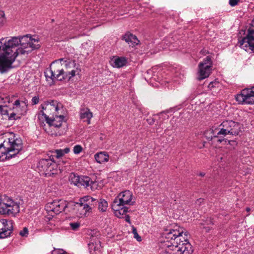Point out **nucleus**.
Segmentation results:
<instances>
[{"label": "nucleus", "mask_w": 254, "mask_h": 254, "mask_svg": "<svg viewBox=\"0 0 254 254\" xmlns=\"http://www.w3.org/2000/svg\"><path fill=\"white\" fill-rule=\"evenodd\" d=\"M40 47L38 38L29 35L12 37L4 43L2 42V53L0 57V72L3 73L10 68L18 55H27Z\"/></svg>", "instance_id": "1"}, {"label": "nucleus", "mask_w": 254, "mask_h": 254, "mask_svg": "<svg viewBox=\"0 0 254 254\" xmlns=\"http://www.w3.org/2000/svg\"><path fill=\"white\" fill-rule=\"evenodd\" d=\"M185 229L176 225L166 229L163 235L166 240L162 243L163 248H166L169 254H191L192 246L188 241V233Z\"/></svg>", "instance_id": "2"}, {"label": "nucleus", "mask_w": 254, "mask_h": 254, "mask_svg": "<svg viewBox=\"0 0 254 254\" xmlns=\"http://www.w3.org/2000/svg\"><path fill=\"white\" fill-rule=\"evenodd\" d=\"M79 72L78 65L76 64L75 61L62 58L52 62L50 69L45 74L47 78L62 81L69 80Z\"/></svg>", "instance_id": "3"}, {"label": "nucleus", "mask_w": 254, "mask_h": 254, "mask_svg": "<svg viewBox=\"0 0 254 254\" xmlns=\"http://www.w3.org/2000/svg\"><path fill=\"white\" fill-rule=\"evenodd\" d=\"M241 126L237 122L232 120L223 122L219 126L214 129L211 128L204 132L206 138L209 140L216 139L217 142H221L224 140L223 137L228 134L238 135L241 131Z\"/></svg>", "instance_id": "4"}, {"label": "nucleus", "mask_w": 254, "mask_h": 254, "mask_svg": "<svg viewBox=\"0 0 254 254\" xmlns=\"http://www.w3.org/2000/svg\"><path fill=\"white\" fill-rule=\"evenodd\" d=\"M21 139L16 137L12 133L0 135V158L3 156L9 159L16 155L22 149Z\"/></svg>", "instance_id": "5"}, {"label": "nucleus", "mask_w": 254, "mask_h": 254, "mask_svg": "<svg viewBox=\"0 0 254 254\" xmlns=\"http://www.w3.org/2000/svg\"><path fill=\"white\" fill-rule=\"evenodd\" d=\"M95 200L90 196H86L81 198L78 202H71L68 204L69 209L72 213L79 217L86 216L91 212L92 202Z\"/></svg>", "instance_id": "6"}, {"label": "nucleus", "mask_w": 254, "mask_h": 254, "mask_svg": "<svg viewBox=\"0 0 254 254\" xmlns=\"http://www.w3.org/2000/svg\"><path fill=\"white\" fill-rule=\"evenodd\" d=\"M20 212V203L7 195L0 196V214L13 217Z\"/></svg>", "instance_id": "7"}, {"label": "nucleus", "mask_w": 254, "mask_h": 254, "mask_svg": "<svg viewBox=\"0 0 254 254\" xmlns=\"http://www.w3.org/2000/svg\"><path fill=\"white\" fill-rule=\"evenodd\" d=\"M41 107L42 110L38 114V118L41 116L45 118V121H47L48 118H50V116L53 117L59 113H62L64 111L62 104L54 100L45 101L41 104Z\"/></svg>", "instance_id": "8"}, {"label": "nucleus", "mask_w": 254, "mask_h": 254, "mask_svg": "<svg viewBox=\"0 0 254 254\" xmlns=\"http://www.w3.org/2000/svg\"><path fill=\"white\" fill-rule=\"evenodd\" d=\"M66 208H69L68 204L63 200H55L48 203L45 206V210L48 213L45 216V220L50 221L55 215L59 214Z\"/></svg>", "instance_id": "9"}, {"label": "nucleus", "mask_w": 254, "mask_h": 254, "mask_svg": "<svg viewBox=\"0 0 254 254\" xmlns=\"http://www.w3.org/2000/svg\"><path fill=\"white\" fill-rule=\"evenodd\" d=\"M235 99L239 104H254V86L242 90L235 96Z\"/></svg>", "instance_id": "10"}, {"label": "nucleus", "mask_w": 254, "mask_h": 254, "mask_svg": "<svg viewBox=\"0 0 254 254\" xmlns=\"http://www.w3.org/2000/svg\"><path fill=\"white\" fill-rule=\"evenodd\" d=\"M211 59L207 56L198 65V80H201L208 77L211 73Z\"/></svg>", "instance_id": "11"}, {"label": "nucleus", "mask_w": 254, "mask_h": 254, "mask_svg": "<svg viewBox=\"0 0 254 254\" xmlns=\"http://www.w3.org/2000/svg\"><path fill=\"white\" fill-rule=\"evenodd\" d=\"M132 193L129 190H125L120 193L115 198L113 203L120 205H133L134 201H132Z\"/></svg>", "instance_id": "12"}, {"label": "nucleus", "mask_w": 254, "mask_h": 254, "mask_svg": "<svg viewBox=\"0 0 254 254\" xmlns=\"http://www.w3.org/2000/svg\"><path fill=\"white\" fill-rule=\"evenodd\" d=\"M13 230V222L6 219H0V239L7 238Z\"/></svg>", "instance_id": "13"}, {"label": "nucleus", "mask_w": 254, "mask_h": 254, "mask_svg": "<svg viewBox=\"0 0 254 254\" xmlns=\"http://www.w3.org/2000/svg\"><path fill=\"white\" fill-rule=\"evenodd\" d=\"M254 41V29L249 30L248 34L239 43L241 48L246 51H253Z\"/></svg>", "instance_id": "14"}, {"label": "nucleus", "mask_w": 254, "mask_h": 254, "mask_svg": "<svg viewBox=\"0 0 254 254\" xmlns=\"http://www.w3.org/2000/svg\"><path fill=\"white\" fill-rule=\"evenodd\" d=\"M6 101L9 103L7 99L4 100L3 98H0V114L6 116L9 120H16V113L6 104Z\"/></svg>", "instance_id": "15"}, {"label": "nucleus", "mask_w": 254, "mask_h": 254, "mask_svg": "<svg viewBox=\"0 0 254 254\" xmlns=\"http://www.w3.org/2000/svg\"><path fill=\"white\" fill-rule=\"evenodd\" d=\"M46 121L50 126H53L57 128L62 127L63 124H65L66 122L65 117L63 113L55 115L53 117H50V118H48V120Z\"/></svg>", "instance_id": "16"}, {"label": "nucleus", "mask_w": 254, "mask_h": 254, "mask_svg": "<svg viewBox=\"0 0 254 254\" xmlns=\"http://www.w3.org/2000/svg\"><path fill=\"white\" fill-rule=\"evenodd\" d=\"M13 107L12 109L16 113L15 118H20L19 116L24 115L27 110V105L24 101H20L18 100H16L13 103Z\"/></svg>", "instance_id": "17"}, {"label": "nucleus", "mask_w": 254, "mask_h": 254, "mask_svg": "<svg viewBox=\"0 0 254 254\" xmlns=\"http://www.w3.org/2000/svg\"><path fill=\"white\" fill-rule=\"evenodd\" d=\"M47 158L40 159L38 163L37 168L43 174L47 170L48 166L52 161V155L47 154Z\"/></svg>", "instance_id": "18"}, {"label": "nucleus", "mask_w": 254, "mask_h": 254, "mask_svg": "<svg viewBox=\"0 0 254 254\" xmlns=\"http://www.w3.org/2000/svg\"><path fill=\"white\" fill-rule=\"evenodd\" d=\"M110 63L114 67L120 68L127 64V59L123 57L114 56L111 59Z\"/></svg>", "instance_id": "19"}, {"label": "nucleus", "mask_w": 254, "mask_h": 254, "mask_svg": "<svg viewBox=\"0 0 254 254\" xmlns=\"http://www.w3.org/2000/svg\"><path fill=\"white\" fill-rule=\"evenodd\" d=\"M112 208L114 211L115 214L118 217H121L125 215L128 211V208L125 205H120L116 203L112 204Z\"/></svg>", "instance_id": "20"}, {"label": "nucleus", "mask_w": 254, "mask_h": 254, "mask_svg": "<svg viewBox=\"0 0 254 254\" xmlns=\"http://www.w3.org/2000/svg\"><path fill=\"white\" fill-rule=\"evenodd\" d=\"M94 158L96 161L100 164L107 162L109 159V155L105 151H102L95 154Z\"/></svg>", "instance_id": "21"}, {"label": "nucleus", "mask_w": 254, "mask_h": 254, "mask_svg": "<svg viewBox=\"0 0 254 254\" xmlns=\"http://www.w3.org/2000/svg\"><path fill=\"white\" fill-rule=\"evenodd\" d=\"M57 167V164L55 162V160H54V156L52 155V161L49 164L48 169L46 171L44 175L45 176H51L56 174L57 173V170L56 169Z\"/></svg>", "instance_id": "22"}, {"label": "nucleus", "mask_w": 254, "mask_h": 254, "mask_svg": "<svg viewBox=\"0 0 254 254\" xmlns=\"http://www.w3.org/2000/svg\"><path fill=\"white\" fill-rule=\"evenodd\" d=\"M123 39L130 46L133 47L138 44L139 41L138 40L136 37L130 33H126Z\"/></svg>", "instance_id": "23"}, {"label": "nucleus", "mask_w": 254, "mask_h": 254, "mask_svg": "<svg viewBox=\"0 0 254 254\" xmlns=\"http://www.w3.org/2000/svg\"><path fill=\"white\" fill-rule=\"evenodd\" d=\"M80 118L87 122L88 124L90 123V120L92 117V113L88 109H81L80 113Z\"/></svg>", "instance_id": "24"}, {"label": "nucleus", "mask_w": 254, "mask_h": 254, "mask_svg": "<svg viewBox=\"0 0 254 254\" xmlns=\"http://www.w3.org/2000/svg\"><path fill=\"white\" fill-rule=\"evenodd\" d=\"M90 181V178L88 176H79V186L78 187H81L83 186L86 188H88V186L89 185V183Z\"/></svg>", "instance_id": "25"}, {"label": "nucleus", "mask_w": 254, "mask_h": 254, "mask_svg": "<svg viewBox=\"0 0 254 254\" xmlns=\"http://www.w3.org/2000/svg\"><path fill=\"white\" fill-rule=\"evenodd\" d=\"M79 176L75 173H71L69 177V181L76 186H79Z\"/></svg>", "instance_id": "26"}, {"label": "nucleus", "mask_w": 254, "mask_h": 254, "mask_svg": "<svg viewBox=\"0 0 254 254\" xmlns=\"http://www.w3.org/2000/svg\"><path fill=\"white\" fill-rule=\"evenodd\" d=\"M108 207V204L105 199H100L99 202L98 209L100 211L105 212Z\"/></svg>", "instance_id": "27"}, {"label": "nucleus", "mask_w": 254, "mask_h": 254, "mask_svg": "<svg viewBox=\"0 0 254 254\" xmlns=\"http://www.w3.org/2000/svg\"><path fill=\"white\" fill-rule=\"evenodd\" d=\"M100 187L99 185V183L98 182L96 181H92L90 179V181L89 183V185L88 186V189L90 188V189L92 190H96L99 189Z\"/></svg>", "instance_id": "28"}, {"label": "nucleus", "mask_w": 254, "mask_h": 254, "mask_svg": "<svg viewBox=\"0 0 254 254\" xmlns=\"http://www.w3.org/2000/svg\"><path fill=\"white\" fill-rule=\"evenodd\" d=\"M49 154H50V155H53L54 156V158L55 157L59 158L64 155L62 149L55 150L50 152Z\"/></svg>", "instance_id": "29"}, {"label": "nucleus", "mask_w": 254, "mask_h": 254, "mask_svg": "<svg viewBox=\"0 0 254 254\" xmlns=\"http://www.w3.org/2000/svg\"><path fill=\"white\" fill-rule=\"evenodd\" d=\"M220 86V83L217 81V80H215V81H212L211 82L208 86V88L211 90L213 88H219Z\"/></svg>", "instance_id": "30"}, {"label": "nucleus", "mask_w": 254, "mask_h": 254, "mask_svg": "<svg viewBox=\"0 0 254 254\" xmlns=\"http://www.w3.org/2000/svg\"><path fill=\"white\" fill-rule=\"evenodd\" d=\"M67 253L62 249H55L52 251L51 254H66Z\"/></svg>", "instance_id": "31"}, {"label": "nucleus", "mask_w": 254, "mask_h": 254, "mask_svg": "<svg viewBox=\"0 0 254 254\" xmlns=\"http://www.w3.org/2000/svg\"><path fill=\"white\" fill-rule=\"evenodd\" d=\"M69 225L70 226L72 230L74 231H76L78 229L79 227L80 226V224L79 222H72L70 223Z\"/></svg>", "instance_id": "32"}, {"label": "nucleus", "mask_w": 254, "mask_h": 254, "mask_svg": "<svg viewBox=\"0 0 254 254\" xmlns=\"http://www.w3.org/2000/svg\"><path fill=\"white\" fill-rule=\"evenodd\" d=\"M82 151V147L80 145H76L73 147V152L76 154L80 153Z\"/></svg>", "instance_id": "33"}, {"label": "nucleus", "mask_w": 254, "mask_h": 254, "mask_svg": "<svg viewBox=\"0 0 254 254\" xmlns=\"http://www.w3.org/2000/svg\"><path fill=\"white\" fill-rule=\"evenodd\" d=\"M132 233L134 235V238L136 239V240L138 242H140L141 241V237L138 235L136 229L134 228H132Z\"/></svg>", "instance_id": "34"}, {"label": "nucleus", "mask_w": 254, "mask_h": 254, "mask_svg": "<svg viewBox=\"0 0 254 254\" xmlns=\"http://www.w3.org/2000/svg\"><path fill=\"white\" fill-rule=\"evenodd\" d=\"M19 235L22 237H27L28 235V230L26 227H24L22 230L19 232Z\"/></svg>", "instance_id": "35"}, {"label": "nucleus", "mask_w": 254, "mask_h": 254, "mask_svg": "<svg viewBox=\"0 0 254 254\" xmlns=\"http://www.w3.org/2000/svg\"><path fill=\"white\" fill-rule=\"evenodd\" d=\"M4 21V13L3 11H0V27L3 24Z\"/></svg>", "instance_id": "36"}, {"label": "nucleus", "mask_w": 254, "mask_h": 254, "mask_svg": "<svg viewBox=\"0 0 254 254\" xmlns=\"http://www.w3.org/2000/svg\"><path fill=\"white\" fill-rule=\"evenodd\" d=\"M159 116L160 119H162L161 122H162L164 120L168 119L169 118V115L165 112L160 113L159 114Z\"/></svg>", "instance_id": "37"}, {"label": "nucleus", "mask_w": 254, "mask_h": 254, "mask_svg": "<svg viewBox=\"0 0 254 254\" xmlns=\"http://www.w3.org/2000/svg\"><path fill=\"white\" fill-rule=\"evenodd\" d=\"M39 98L38 96L33 97L32 99V104L33 105H36V104H38V103L39 102Z\"/></svg>", "instance_id": "38"}, {"label": "nucleus", "mask_w": 254, "mask_h": 254, "mask_svg": "<svg viewBox=\"0 0 254 254\" xmlns=\"http://www.w3.org/2000/svg\"><path fill=\"white\" fill-rule=\"evenodd\" d=\"M238 0H229V4L230 5L234 6L238 4Z\"/></svg>", "instance_id": "39"}, {"label": "nucleus", "mask_w": 254, "mask_h": 254, "mask_svg": "<svg viewBox=\"0 0 254 254\" xmlns=\"http://www.w3.org/2000/svg\"><path fill=\"white\" fill-rule=\"evenodd\" d=\"M146 121L147 123L150 125H152L155 123V120L154 118H149L147 119Z\"/></svg>", "instance_id": "40"}, {"label": "nucleus", "mask_w": 254, "mask_h": 254, "mask_svg": "<svg viewBox=\"0 0 254 254\" xmlns=\"http://www.w3.org/2000/svg\"><path fill=\"white\" fill-rule=\"evenodd\" d=\"M205 223L207 225L213 224L212 220L210 218L206 220Z\"/></svg>", "instance_id": "41"}, {"label": "nucleus", "mask_w": 254, "mask_h": 254, "mask_svg": "<svg viewBox=\"0 0 254 254\" xmlns=\"http://www.w3.org/2000/svg\"><path fill=\"white\" fill-rule=\"evenodd\" d=\"M62 150H63V153L64 154V155L65 154L68 153L69 152V150H70L69 148H65L64 149H62Z\"/></svg>", "instance_id": "42"}, {"label": "nucleus", "mask_w": 254, "mask_h": 254, "mask_svg": "<svg viewBox=\"0 0 254 254\" xmlns=\"http://www.w3.org/2000/svg\"><path fill=\"white\" fill-rule=\"evenodd\" d=\"M4 38H2L0 40V53H1V46H2V41H3ZM0 57H1V55H0Z\"/></svg>", "instance_id": "43"}, {"label": "nucleus", "mask_w": 254, "mask_h": 254, "mask_svg": "<svg viewBox=\"0 0 254 254\" xmlns=\"http://www.w3.org/2000/svg\"><path fill=\"white\" fill-rule=\"evenodd\" d=\"M126 221L127 222H130L129 221V220H130V218H129V216L128 215H126Z\"/></svg>", "instance_id": "44"}, {"label": "nucleus", "mask_w": 254, "mask_h": 254, "mask_svg": "<svg viewBox=\"0 0 254 254\" xmlns=\"http://www.w3.org/2000/svg\"><path fill=\"white\" fill-rule=\"evenodd\" d=\"M203 201V199L199 198L197 200L196 202L201 203Z\"/></svg>", "instance_id": "45"}, {"label": "nucleus", "mask_w": 254, "mask_h": 254, "mask_svg": "<svg viewBox=\"0 0 254 254\" xmlns=\"http://www.w3.org/2000/svg\"><path fill=\"white\" fill-rule=\"evenodd\" d=\"M164 252H163L162 253H161L160 254H169V253H167L166 248H164Z\"/></svg>", "instance_id": "46"}, {"label": "nucleus", "mask_w": 254, "mask_h": 254, "mask_svg": "<svg viewBox=\"0 0 254 254\" xmlns=\"http://www.w3.org/2000/svg\"><path fill=\"white\" fill-rule=\"evenodd\" d=\"M223 159V157H220V156L218 157V160L219 161H222Z\"/></svg>", "instance_id": "47"}, {"label": "nucleus", "mask_w": 254, "mask_h": 254, "mask_svg": "<svg viewBox=\"0 0 254 254\" xmlns=\"http://www.w3.org/2000/svg\"><path fill=\"white\" fill-rule=\"evenodd\" d=\"M199 175H200V176H201V177H203V176H204L205 174H204V173H200L199 174Z\"/></svg>", "instance_id": "48"}, {"label": "nucleus", "mask_w": 254, "mask_h": 254, "mask_svg": "<svg viewBox=\"0 0 254 254\" xmlns=\"http://www.w3.org/2000/svg\"><path fill=\"white\" fill-rule=\"evenodd\" d=\"M246 210H247V211H249L250 210V208H247Z\"/></svg>", "instance_id": "49"}, {"label": "nucleus", "mask_w": 254, "mask_h": 254, "mask_svg": "<svg viewBox=\"0 0 254 254\" xmlns=\"http://www.w3.org/2000/svg\"><path fill=\"white\" fill-rule=\"evenodd\" d=\"M253 47H254V48H253V51L254 52V43H253Z\"/></svg>", "instance_id": "50"}]
</instances>
